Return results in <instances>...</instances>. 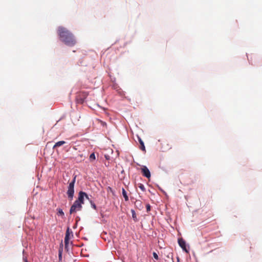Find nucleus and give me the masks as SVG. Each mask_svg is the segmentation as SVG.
Returning a JSON list of instances; mask_svg holds the SVG:
<instances>
[{
	"instance_id": "obj_8",
	"label": "nucleus",
	"mask_w": 262,
	"mask_h": 262,
	"mask_svg": "<svg viewBox=\"0 0 262 262\" xmlns=\"http://www.w3.org/2000/svg\"><path fill=\"white\" fill-rule=\"evenodd\" d=\"M178 243L179 246L182 248V249L185 251L186 252L188 253V251L186 249V242L182 238H179L178 239Z\"/></svg>"
},
{
	"instance_id": "obj_15",
	"label": "nucleus",
	"mask_w": 262,
	"mask_h": 262,
	"mask_svg": "<svg viewBox=\"0 0 262 262\" xmlns=\"http://www.w3.org/2000/svg\"><path fill=\"white\" fill-rule=\"evenodd\" d=\"M96 159L95 155L94 152L91 154L90 156V160L91 161H94Z\"/></svg>"
},
{
	"instance_id": "obj_16",
	"label": "nucleus",
	"mask_w": 262,
	"mask_h": 262,
	"mask_svg": "<svg viewBox=\"0 0 262 262\" xmlns=\"http://www.w3.org/2000/svg\"><path fill=\"white\" fill-rule=\"evenodd\" d=\"M139 188L143 191H145V188L143 184H139L138 186Z\"/></svg>"
},
{
	"instance_id": "obj_17",
	"label": "nucleus",
	"mask_w": 262,
	"mask_h": 262,
	"mask_svg": "<svg viewBox=\"0 0 262 262\" xmlns=\"http://www.w3.org/2000/svg\"><path fill=\"white\" fill-rule=\"evenodd\" d=\"M90 203H91L92 207L93 208H94V209L96 210L97 207H96V206L95 204V203L93 201H90Z\"/></svg>"
},
{
	"instance_id": "obj_5",
	"label": "nucleus",
	"mask_w": 262,
	"mask_h": 262,
	"mask_svg": "<svg viewBox=\"0 0 262 262\" xmlns=\"http://www.w3.org/2000/svg\"><path fill=\"white\" fill-rule=\"evenodd\" d=\"M71 235L73 236V232L70 229L69 227H68L66 232V235L64 237V243H65V248H67L68 246V244L69 243L70 240V236Z\"/></svg>"
},
{
	"instance_id": "obj_21",
	"label": "nucleus",
	"mask_w": 262,
	"mask_h": 262,
	"mask_svg": "<svg viewBox=\"0 0 262 262\" xmlns=\"http://www.w3.org/2000/svg\"><path fill=\"white\" fill-rule=\"evenodd\" d=\"M105 158H106L107 160H108V159H109V156H105Z\"/></svg>"
},
{
	"instance_id": "obj_4",
	"label": "nucleus",
	"mask_w": 262,
	"mask_h": 262,
	"mask_svg": "<svg viewBox=\"0 0 262 262\" xmlns=\"http://www.w3.org/2000/svg\"><path fill=\"white\" fill-rule=\"evenodd\" d=\"M82 209V204L81 203L76 202V201L74 202L73 204L71 207L70 210V214L75 212L77 211H80Z\"/></svg>"
},
{
	"instance_id": "obj_11",
	"label": "nucleus",
	"mask_w": 262,
	"mask_h": 262,
	"mask_svg": "<svg viewBox=\"0 0 262 262\" xmlns=\"http://www.w3.org/2000/svg\"><path fill=\"white\" fill-rule=\"evenodd\" d=\"M66 142L64 141H60L56 142L55 144L53 146V149H55L57 147H59L64 144H65Z\"/></svg>"
},
{
	"instance_id": "obj_3",
	"label": "nucleus",
	"mask_w": 262,
	"mask_h": 262,
	"mask_svg": "<svg viewBox=\"0 0 262 262\" xmlns=\"http://www.w3.org/2000/svg\"><path fill=\"white\" fill-rule=\"evenodd\" d=\"M88 93L86 92H80L76 96V101L78 103L82 104L86 97Z\"/></svg>"
},
{
	"instance_id": "obj_7",
	"label": "nucleus",
	"mask_w": 262,
	"mask_h": 262,
	"mask_svg": "<svg viewBox=\"0 0 262 262\" xmlns=\"http://www.w3.org/2000/svg\"><path fill=\"white\" fill-rule=\"evenodd\" d=\"M141 172L142 174L147 178H149L150 177V172L146 166H143L141 168Z\"/></svg>"
},
{
	"instance_id": "obj_9",
	"label": "nucleus",
	"mask_w": 262,
	"mask_h": 262,
	"mask_svg": "<svg viewBox=\"0 0 262 262\" xmlns=\"http://www.w3.org/2000/svg\"><path fill=\"white\" fill-rule=\"evenodd\" d=\"M135 205L139 210H141L143 208L142 202L140 200H136L135 202Z\"/></svg>"
},
{
	"instance_id": "obj_1",
	"label": "nucleus",
	"mask_w": 262,
	"mask_h": 262,
	"mask_svg": "<svg viewBox=\"0 0 262 262\" xmlns=\"http://www.w3.org/2000/svg\"><path fill=\"white\" fill-rule=\"evenodd\" d=\"M57 34L60 40L67 46L72 47L77 43L74 35L64 27H59L57 29Z\"/></svg>"
},
{
	"instance_id": "obj_13",
	"label": "nucleus",
	"mask_w": 262,
	"mask_h": 262,
	"mask_svg": "<svg viewBox=\"0 0 262 262\" xmlns=\"http://www.w3.org/2000/svg\"><path fill=\"white\" fill-rule=\"evenodd\" d=\"M131 212H132V217H133L134 220L135 221H137V217H136V214L135 211L134 210H131Z\"/></svg>"
},
{
	"instance_id": "obj_18",
	"label": "nucleus",
	"mask_w": 262,
	"mask_h": 262,
	"mask_svg": "<svg viewBox=\"0 0 262 262\" xmlns=\"http://www.w3.org/2000/svg\"><path fill=\"white\" fill-rule=\"evenodd\" d=\"M152 254H153V256H154V257L156 259H157V260L159 259L158 255V254H157L156 252H153V253H152Z\"/></svg>"
},
{
	"instance_id": "obj_22",
	"label": "nucleus",
	"mask_w": 262,
	"mask_h": 262,
	"mask_svg": "<svg viewBox=\"0 0 262 262\" xmlns=\"http://www.w3.org/2000/svg\"><path fill=\"white\" fill-rule=\"evenodd\" d=\"M102 125H106V123H104V122H102Z\"/></svg>"
},
{
	"instance_id": "obj_6",
	"label": "nucleus",
	"mask_w": 262,
	"mask_h": 262,
	"mask_svg": "<svg viewBox=\"0 0 262 262\" xmlns=\"http://www.w3.org/2000/svg\"><path fill=\"white\" fill-rule=\"evenodd\" d=\"M86 198L88 200H89V198L88 195V194L83 191H80L79 192L78 194V198L77 200H76V202H78L79 203H81V204H83L84 203V198Z\"/></svg>"
},
{
	"instance_id": "obj_12",
	"label": "nucleus",
	"mask_w": 262,
	"mask_h": 262,
	"mask_svg": "<svg viewBox=\"0 0 262 262\" xmlns=\"http://www.w3.org/2000/svg\"><path fill=\"white\" fill-rule=\"evenodd\" d=\"M122 194H123V197L124 198L125 200L126 201H128V197L127 195V193H126L125 190L123 188L122 189Z\"/></svg>"
},
{
	"instance_id": "obj_20",
	"label": "nucleus",
	"mask_w": 262,
	"mask_h": 262,
	"mask_svg": "<svg viewBox=\"0 0 262 262\" xmlns=\"http://www.w3.org/2000/svg\"><path fill=\"white\" fill-rule=\"evenodd\" d=\"M59 258H61V252H59Z\"/></svg>"
},
{
	"instance_id": "obj_10",
	"label": "nucleus",
	"mask_w": 262,
	"mask_h": 262,
	"mask_svg": "<svg viewBox=\"0 0 262 262\" xmlns=\"http://www.w3.org/2000/svg\"><path fill=\"white\" fill-rule=\"evenodd\" d=\"M138 138L139 142L140 144V149L143 151H145V147L144 146L143 141L140 137H138Z\"/></svg>"
},
{
	"instance_id": "obj_14",
	"label": "nucleus",
	"mask_w": 262,
	"mask_h": 262,
	"mask_svg": "<svg viewBox=\"0 0 262 262\" xmlns=\"http://www.w3.org/2000/svg\"><path fill=\"white\" fill-rule=\"evenodd\" d=\"M57 211H58V212H57V214L59 215H61V216H63L64 215V212H63L62 210L60 208H58L57 209Z\"/></svg>"
},
{
	"instance_id": "obj_19",
	"label": "nucleus",
	"mask_w": 262,
	"mask_h": 262,
	"mask_svg": "<svg viewBox=\"0 0 262 262\" xmlns=\"http://www.w3.org/2000/svg\"><path fill=\"white\" fill-rule=\"evenodd\" d=\"M147 212H148L150 210V205L149 204L146 205Z\"/></svg>"
},
{
	"instance_id": "obj_2",
	"label": "nucleus",
	"mask_w": 262,
	"mask_h": 262,
	"mask_svg": "<svg viewBox=\"0 0 262 262\" xmlns=\"http://www.w3.org/2000/svg\"><path fill=\"white\" fill-rule=\"evenodd\" d=\"M76 181V176L74 177L72 181L70 183L67 191V194L70 200H72L74 194V184Z\"/></svg>"
}]
</instances>
